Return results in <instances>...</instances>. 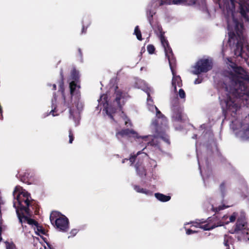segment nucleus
Returning a JSON list of instances; mask_svg holds the SVG:
<instances>
[{"label":"nucleus","instance_id":"nucleus-1","mask_svg":"<svg viewBox=\"0 0 249 249\" xmlns=\"http://www.w3.org/2000/svg\"><path fill=\"white\" fill-rule=\"evenodd\" d=\"M231 63L232 71L226 76L224 83V87L219 96L220 104L224 111L234 116L240 108L237 98L249 101V73L243 68L236 67L231 62L230 57L227 58Z\"/></svg>","mask_w":249,"mask_h":249},{"label":"nucleus","instance_id":"nucleus-2","mask_svg":"<svg viewBox=\"0 0 249 249\" xmlns=\"http://www.w3.org/2000/svg\"><path fill=\"white\" fill-rule=\"evenodd\" d=\"M110 90L114 91L115 94V101H113V105L111 104L112 100L111 98L108 99L107 94H103L98 100V107L102 105L104 107L103 110H105L107 114L111 119H113L115 116L113 114H115L117 110H121V106L124 103L125 100L128 96L127 93L118 90V87L116 86L112 87Z\"/></svg>","mask_w":249,"mask_h":249},{"label":"nucleus","instance_id":"nucleus-3","mask_svg":"<svg viewBox=\"0 0 249 249\" xmlns=\"http://www.w3.org/2000/svg\"><path fill=\"white\" fill-rule=\"evenodd\" d=\"M146 92L148 96L147 104L148 109L152 112L155 111L156 112L157 119L155 121H153L151 124L152 129H154L156 133L155 136L158 139H162L169 144V140L168 137L164 133V132L167 128V119L164 115L162 114L158 108L153 105V100L150 97V92L146 90Z\"/></svg>","mask_w":249,"mask_h":249},{"label":"nucleus","instance_id":"nucleus-4","mask_svg":"<svg viewBox=\"0 0 249 249\" xmlns=\"http://www.w3.org/2000/svg\"><path fill=\"white\" fill-rule=\"evenodd\" d=\"M13 196L16 199L14 201V207L16 210L17 214L21 222V217L24 214L29 213V206L30 205L31 196L27 192L20 186H16L13 192Z\"/></svg>","mask_w":249,"mask_h":249},{"label":"nucleus","instance_id":"nucleus-5","mask_svg":"<svg viewBox=\"0 0 249 249\" xmlns=\"http://www.w3.org/2000/svg\"><path fill=\"white\" fill-rule=\"evenodd\" d=\"M161 44L164 48L166 57L168 58L171 71L173 75L172 80V85L173 90L175 92H177V86L180 88L182 85V81L179 76L176 75L174 67L176 64V60L173 55L171 48L169 47L167 40L165 38L163 35L160 37Z\"/></svg>","mask_w":249,"mask_h":249},{"label":"nucleus","instance_id":"nucleus-6","mask_svg":"<svg viewBox=\"0 0 249 249\" xmlns=\"http://www.w3.org/2000/svg\"><path fill=\"white\" fill-rule=\"evenodd\" d=\"M196 3L195 0H153L148 5L147 16L150 24L152 25L151 19L155 12L152 9L156 8L163 4H182L192 5Z\"/></svg>","mask_w":249,"mask_h":249},{"label":"nucleus","instance_id":"nucleus-7","mask_svg":"<svg viewBox=\"0 0 249 249\" xmlns=\"http://www.w3.org/2000/svg\"><path fill=\"white\" fill-rule=\"evenodd\" d=\"M116 136L118 140H121L122 138L126 136H132L134 138H137V139H141L142 140V142H145L146 143L150 144L151 145L156 146L159 142V141H158L159 139L155 136L154 138L151 135L143 137L139 136L136 132L132 129L129 130L126 129L122 130L119 132H117Z\"/></svg>","mask_w":249,"mask_h":249},{"label":"nucleus","instance_id":"nucleus-8","mask_svg":"<svg viewBox=\"0 0 249 249\" xmlns=\"http://www.w3.org/2000/svg\"><path fill=\"white\" fill-rule=\"evenodd\" d=\"M50 219L51 223H55L56 228L60 231L65 232L69 229V220L64 215L57 212L51 213Z\"/></svg>","mask_w":249,"mask_h":249},{"label":"nucleus","instance_id":"nucleus-9","mask_svg":"<svg viewBox=\"0 0 249 249\" xmlns=\"http://www.w3.org/2000/svg\"><path fill=\"white\" fill-rule=\"evenodd\" d=\"M195 70L193 73L195 74H198L201 72H206L212 68L211 60L209 59H202L198 61L195 66Z\"/></svg>","mask_w":249,"mask_h":249},{"label":"nucleus","instance_id":"nucleus-10","mask_svg":"<svg viewBox=\"0 0 249 249\" xmlns=\"http://www.w3.org/2000/svg\"><path fill=\"white\" fill-rule=\"evenodd\" d=\"M244 219L245 215L244 214H243V215H242L241 218H238L235 227L231 233H239L241 231L243 234L245 239H246V236L248 235L249 233L247 231V230L246 229V222Z\"/></svg>","mask_w":249,"mask_h":249},{"label":"nucleus","instance_id":"nucleus-11","mask_svg":"<svg viewBox=\"0 0 249 249\" xmlns=\"http://www.w3.org/2000/svg\"><path fill=\"white\" fill-rule=\"evenodd\" d=\"M27 222L28 224L34 228V231L37 235L41 236L45 234L44 229L34 219L27 218Z\"/></svg>","mask_w":249,"mask_h":249},{"label":"nucleus","instance_id":"nucleus-12","mask_svg":"<svg viewBox=\"0 0 249 249\" xmlns=\"http://www.w3.org/2000/svg\"><path fill=\"white\" fill-rule=\"evenodd\" d=\"M204 223L205 222L203 220H198L196 222H191V223L192 224L191 227L199 228L202 229H203L205 231L211 230L216 227V226H215L213 224H211L210 223H208L203 225Z\"/></svg>","mask_w":249,"mask_h":249},{"label":"nucleus","instance_id":"nucleus-13","mask_svg":"<svg viewBox=\"0 0 249 249\" xmlns=\"http://www.w3.org/2000/svg\"><path fill=\"white\" fill-rule=\"evenodd\" d=\"M135 86L137 88L141 89L145 92L146 90L149 92L151 91V89L146 87L145 82L142 80H138L135 83Z\"/></svg>","mask_w":249,"mask_h":249},{"label":"nucleus","instance_id":"nucleus-14","mask_svg":"<svg viewBox=\"0 0 249 249\" xmlns=\"http://www.w3.org/2000/svg\"><path fill=\"white\" fill-rule=\"evenodd\" d=\"M244 7H242L241 8V14L245 18L247 21H249V0H248V3Z\"/></svg>","mask_w":249,"mask_h":249},{"label":"nucleus","instance_id":"nucleus-15","mask_svg":"<svg viewBox=\"0 0 249 249\" xmlns=\"http://www.w3.org/2000/svg\"><path fill=\"white\" fill-rule=\"evenodd\" d=\"M155 196L157 199L162 202L168 201L171 198L170 196H166L160 193H156L155 194Z\"/></svg>","mask_w":249,"mask_h":249},{"label":"nucleus","instance_id":"nucleus-16","mask_svg":"<svg viewBox=\"0 0 249 249\" xmlns=\"http://www.w3.org/2000/svg\"><path fill=\"white\" fill-rule=\"evenodd\" d=\"M134 188L138 193L144 194L147 196H151L152 195V193L150 191L141 188L140 186L135 185L134 186Z\"/></svg>","mask_w":249,"mask_h":249},{"label":"nucleus","instance_id":"nucleus-17","mask_svg":"<svg viewBox=\"0 0 249 249\" xmlns=\"http://www.w3.org/2000/svg\"><path fill=\"white\" fill-rule=\"evenodd\" d=\"M136 169L138 174L140 176H142L143 175L145 176V170L142 165H139V163H137L136 165Z\"/></svg>","mask_w":249,"mask_h":249},{"label":"nucleus","instance_id":"nucleus-18","mask_svg":"<svg viewBox=\"0 0 249 249\" xmlns=\"http://www.w3.org/2000/svg\"><path fill=\"white\" fill-rule=\"evenodd\" d=\"M4 204L2 199H0V241L1 240L2 238L1 236V233L2 229V219L1 217V206Z\"/></svg>","mask_w":249,"mask_h":249},{"label":"nucleus","instance_id":"nucleus-19","mask_svg":"<svg viewBox=\"0 0 249 249\" xmlns=\"http://www.w3.org/2000/svg\"><path fill=\"white\" fill-rule=\"evenodd\" d=\"M70 88L71 95H73L76 88H79V87L74 83V81H71L70 83Z\"/></svg>","mask_w":249,"mask_h":249},{"label":"nucleus","instance_id":"nucleus-20","mask_svg":"<svg viewBox=\"0 0 249 249\" xmlns=\"http://www.w3.org/2000/svg\"><path fill=\"white\" fill-rule=\"evenodd\" d=\"M134 34L136 36L138 40H142L141 32L139 29L138 26H137L135 27Z\"/></svg>","mask_w":249,"mask_h":249},{"label":"nucleus","instance_id":"nucleus-21","mask_svg":"<svg viewBox=\"0 0 249 249\" xmlns=\"http://www.w3.org/2000/svg\"><path fill=\"white\" fill-rule=\"evenodd\" d=\"M79 110L80 108L79 107H77V111L74 112L71 109H70V118H73V119L75 118V116L77 117L78 118V116L79 114Z\"/></svg>","mask_w":249,"mask_h":249},{"label":"nucleus","instance_id":"nucleus-22","mask_svg":"<svg viewBox=\"0 0 249 249\" xmlns=\"http://www.w3.org/2000/svg\"><path fill=\"white\" fill-rule=\"evenodd\" d=\"M6 249H16L15 245L12 242H5Z\"/></svg>","mask_w":249,"mask_h":249},{"label":"nucleus","instance_id":"nucleus-23","mask_svg":"<svg viewBox=\"0 0 249 249\" xmlns=\"http://www.w3.org/2000/svg\"><path fill=\"white\" fill-rule=\"evenodd\" d=\"M121 117L122 119L123 120V121L124 122L125 124L127 125L128 124H129L130 125H131V123L130 122H128L129 121V119L127 118L126 116L124 114V112L122 111L121 112Z\"/></svg>","mask_w":249,"mask_h":249},{"label":"nucleus","instance_id":"nucleus-24","mask_svg":"<svg viewBox=\"0 0 249 249\" xmlns=\"http://www.w3.org/2000/svg\"><path fill=\"white\" fill-rule=\"evenodd\" d=\"M71 78L74 80H76L78 78V72L75 70H73L71 72Z\"/></svg>","mask_w":249,"mask_h":249},{"label":"nucleus","instance_id":"nucleus-25","mask_svg":"<svg viewBox=\"0 0 249 249\" xmlns=\"http://www.w3.org/2000/svg\"><path fill=\"white\" fill-rule=\"evenodd\" d=\"M147 51L150 54H152L154 53L155 51V47L153 45H149L147 47Z\"/></svg>","mask_w":249,"mask_h":249},{"label":"nucleus","instance_id":"nucleus-26","mask_svg":"<svg viewBox=\"0 0 249 249\" xmlns=\"http://www.w3.org/2000/svg\"><path fill=\"white\" fill-rule=\"evenodd\" d=\"M178 95L180 98L184 99L185 98V93L184 91L181 89H180L179 90Z\"/></svg>","mask_w":249,"mask_h":249},{"label":"nucleus","instance_id":"nucleus-27","mask_svg":"<svg viewBox=\"0 0 249 249\" xmlns=\"http://www.w3.org/2000/svg\"><path fill=\"white\" fill-rule=\"evenodd\" d=\"M237 214L236 213H234L230 217V222H234L237 217Z\"/></svg>","mask_w":249,"mask_h":249},{"label":"nucleus","instance_id":"nucleus-28","mask_svg":"<svg viewBox=\"0 0 249 249\" xmlns=\"http://www.w3.org/2000/svg\"><path fill=\"white\" fill-rule=\"evenodd\" d=\"M69 143H71L72 141H73V136L71 130H69Z\"/></svg>","mask_w":249,"mask_h":249},{"label":"nucleus","instance_id":"nucleus-29","mask_svg":"<svg viewBox=\"0 0 249 249\" xmlns=\"http://www.w3.org/2000/svg\"><path fill=\"white\" fill-rule=\"evenodd\" d=\"M173 117L175 118L176 120H181V114L180 113L177 114L176 115H173Z\"/></svg>","mask_w":249,"mask_h":249},{"label":"nucleus","instance_id":"nucleus-30","mask_svg":"<svg viewBox=\"0 0 249 249\" xmlns=\"http://www.w3.org/2000/svg\"><path fill=\"white\" fill-rule=\"evenodd\" d=\"M61 77H62V81L61 82V83L60 84V85H59V87H60V89L61 90V91H62V93H63V91H64V89H63V76L62 75V71L61 72Z\"/></svg>","mask_w":249,"mask_h":249},{"label":"nucleus","instance_id":"nucleus-31","mask_svg":"<svg viewBox=\"0 0 249 249\" xmlns=\"http://www.w3.org/2000/svg\"><path fill=\"white\" fill-rule=\"evenodd\" d=\"M244 136L246 139H249V128L246 129L244 132Z\"/></svg>","mask_w":249,"mask_h":249},{"label":"nucleus","instance_id":"nucleus-32","mask_svg":"<svg viewBox=\"0 0 249 249\" xmlns=\"http://www.w3.org/2000/svg\"><path fill=\"white\" fill-rule=\"evenodd\" d=\"M228 206H227V207H225L224 206H219L218 208H216L215 209H213V207H212V209H213V211H216V212H217L218 211H220L221 210H222L224 208H227L228 207Z\"/></svg>","mask_w":249,"mask_h":249},{"label":"nucleus","instance_id":"nucleus-33","mask_svg":"<svg viewBox=\"0 0 249 249\" xmlns=\"http://www.w3.org/2000/svg\"><path fill=\"white\" fill-rule=\"evenodd\" d=\"M197 231H193V230L191 229H188L186 230V234L188 235L195 233Z\"/></svg>","mask_w":249,"mask_h":249},{"label":"nucleus","instance_id":"nucleus-34","mask_svg":"<svg viewBox=\"0 0 249 249\" xmlns=\"http://www.w3.org/2000/svg\"><path fill=\"white\" fill-rule=\"evenodd\" d=\"M135 158H136V156L135 155L131 156L130 157L129 160L130 162L131 163V165L134 162Z\"/></svg>","mask_w":249,"mask_h":249},{"label":"nucleus","instance_id":"nucleus-35","mask_svg":"<svg viewBox=\"0 0 249 249\" xmlns=\"http://www.w3.org/2000/svg\"><path fill=\"white\" fill-rule=\"evenodd\" d=\"M77 233V230L75 229H73L71 230V233L72 235V236H74Z\"/></svg>","mask_w":249,"mask_h":249},{"label":"nucleus","instance_id":"nucleus-36","mask_svg":"<svg viewBox=\"0 0 249 249\" xmlns=\"http://www.w3.org/2000/svg\"><path fill=\"white\" fill-rule=\"evenodd\" d=\"M141 154H142L143 155L142 157H145V158L147 157V154L146 153H141V152H140V151L137 153V156H138Z\"/></svg>","mask_w":249,"mask_h":249},{"label":"nucleus","instance_id":"nucleus-37","mask_svg":"<svg viewBox=\"0 0 249 249\" xmlns=\"http://www.w3.org/2000/svg\"><path fill=\"white\" fill-rule=\"evenodd\" d=\"M201 82V80H200V79H196L195 81V82H194V83H195V84H199V83H200Z\"/></svg>","mask_w":249,"mask_h":249},{"label":"nucleus","instance_id":"nucleus-38","mask_svg":"<svg viewBox=\"0 0 249 249\" xmlns=\"http://www.w3.org/2000/svg\"><path fill=\"white\" fill-rule=\"evenodd\" d=\"M55 107H54V109H52V110L51 111V112H50V113H52V115H53V116H56V115H55V114H54V112L55 111Z\"/></svg>","mask_w":249,"mask_h":249},{"label":"nucleus","instance_id":"nucleus-39","mask_svg":"<svg viewBox=\"0 0 249 249\" xmlns=\"http://www.w3.org/2000/svg\"><path fill=\"white\" fill-rule=\"evenodd\" d=\"M223 189H224V184H221V185H220V190H221L222 192H223Z\"/></svg>","mask_w":249,"mask_h":249},{"label":"nucleus","instance_id":"nucleus-40","mask_svg":"<svg viewBox=\"0 0 249 249\" xmlns=\"http://www.w3.org/2000/svg\"><path fill=\"white\" fill-rule=\"evenodd\" d=\"M226 237L225 236V241H224V245L225 246L227 247L228 246V241H226Z\"/></svg>","mask_w":249,"mask_h":249},{"label":"nucleus","instance_id":"nucleus-41","mask_svg":"<svg viewBox=\"0 0 249 249\" xmlns=\"http://www.w3.org/2000/svg\"><path fill=\"white\" fill-rule=\"evenodd\" d=\"M227 218H228V216H227V215H224V216L223 217L222 219H223V220H225V219H226Z\"/></svg>","mask_w":249,"mask_h":249},{"label":"nucleus","instance_id":"nucleus-42","mask_svg":"<svg viewBox=\"0 0 249 249\" xmlns=\"http://www.w3.org/2000/svg\"><path fill=\"white\" fill-rule=\"evenodd\" d=\"M56 85H55V84H53V89L54 90H55V89H56Z\"/></svg>","mask_w":249,"mask_h":249},{"label":"nucleus","instance_id":"nucleus-43","mask_svg":"<svg viewBox=\"0 0 249 249\" xmlns=\"http://www.w3.org/2000/svg\"><path fill=\"white\" fill-rule=\"evenodd\" d=\"M64 104H65V105H66V106H68V104H67L66 102H65V98H64Z\"/></svg>","mask_w":249,"mask_h":249},{"label":"nucleus","instance_id":"nucleus-44","mask_svg":"<svg viewBox=\"0 0 249 249\" xmlns=\"http://www.w3.org/2000/svg\"><path fill=\"white\" fill-rule=\"evenodd\" d=\"M128 160V159H124V160H123V161H122V163H124V161H125V160Z\"/></svg>","mask_w":249,"mask_h":249},{"label":"nucleus","instance_id":"nucleus-45","mask_svg":"<svg viewBox=\"0 0 249 249\" xmlns=\"http://www.w3.org/2000/svg\"><path fill=\"white\" fill-rule=\"evenodd\" d=\"M222 53H223V56H225V53H224V51H222Z\"/></svg>","mask_w":249,"mask_h":249},{"label":"nucleus","instance_id":"nucleus-46","mask_svg":"<svg viewBox=\"0 0 249 249\" xmlns=\"http://www.w3.org/2000/svg\"><path fill=\"white\" fill-rule=\"evenodd\" d=\"M84 30H85L84 27L83 26V29H82V32H84Z\"/></svg>","mask_w":249,"mask_h":249},{"label":"nucleus","instance_id":"nucleus-47","mask_svg":"<svg viewBox=\"0 0 249 249\" xmlns=\"http://www.w3.org/2000/svg\"><path fill=\"white\" fill-rule=\"evenodd\" d=\"M79 53L80 54V55L81 54V50L80 49H79Z\"/></svg>","mask_w":249,"mask_h":249},{"label":"nucleus","instance_id":"nucleus-48","mask_svg":"<svg viewBox=\"0 0 249 249\" xmlns=\"http://www.w3.org/2000/svg\"><path fill=\"white\" fill-rule=\"evenodd\" d=\"M198 164H199V160L198 159ZM199 166H200V165H199Z\"/></svg>","mask_w":249,"mask_h":249},{"label":"nucleus","instance_id":"nucleus-49","mask_svg":"<svg viewBox=\"0 0 249 249\" xmlns=\"http://www.w3.org/2000/svg\"><path fill=\"white\" fill-rule=\"evenodd\" d=\"M229 221H227V222H226L225 223H226V224H228V223H229Z\"/></svg>","mask_w":249,"mask_h":249},{"label":"nucleus","instance_id":"nucleus-50","mask_svg":"<svg viewBox=\"0 0 249 249\" xmlns=\"http://www.w3.org/2000/svg\"><path fill=\"white\" fill-rule=\"evenodd\" d=\"M247 238L248 239V240H249V237H248V238Z\"/></svg>","mask_w":249,"mask_h":249},{"label":"nucleus","instance_id":"nucleus-51","mask_svg":"<svg viewBox=\"0 0 249 249\" xmlns=\"http://www.w3.org/2000/svg\"><path fill=\"white\" fill-rule=\"evenodd\" d=\"M46 249V248L44 247L43 249Z\"/></svg>","mask_w":249,"mask_h":249},{"label":"nucleus","instance_id":"nucleus-52","mask_svg":"<svg viewBox=\"0 0 249 249\" xmlns=\"http://www.w3.org/2000/svg\"><path fill=\"white\" fill-rule=\"evenodd\" d=\"M53 105V100L52 101Z\"/></svg>","mask_w":249,"mask_h":249},{"label":"nucleus","instance_id":"nucleus-53","mask_svg":"<svg viewBox=\"0 0 249 249\" xmlns=\"http://www.w3.org/2000/svg\"><path fill=\"white\" fill-rule=\"evenodd\" d=\"M82 105L81 104V107H81V108H82Z\"/></svg>","mask_w":249,"mask_h":249},{"label":"nucleus","instance_id":"nucleus-54","mask_svg":"<svg viewBox=\"0 0 249 249\" xmlns=\"http://www.w3.org/2000/svg\"><path fill=\"white\" fill-rule=\"evenodd\" d=\"M226 249H230V248H227Z\"/></svg>","mask_w":249,"mask_h":249}]
</instances>
